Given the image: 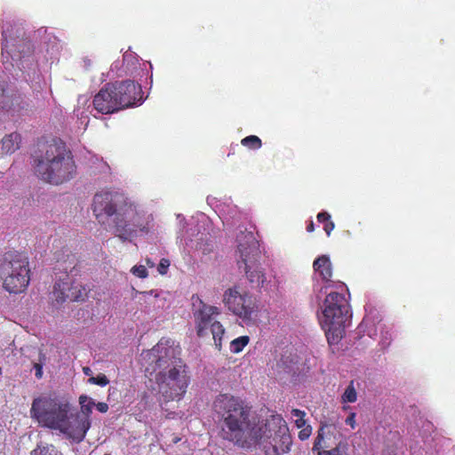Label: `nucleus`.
<instances>
[{
	"instance_id": "obj_1",
	"label": "nucleus",
	"mask_w": 455,
	"mask_h": 455,
	"mask_svg": "<svg viewBox=\"0 0 455 455\" xmlns=\"http://www.w3.org/2000/svg\"><path fill=\"white\" fill-rule=\"evenodd\" d=\"M213 411L220 419V436L242 449L263 450L267 455L290 451L292 439L281 414H271L264 423L253 416L251 405L238 395H219Z\"/></svg>"
},
{
	"instance_id": "obj_2",
	"label": "nucleus",
	"mask_w": 455,
	"mask_h": 455,
	"mask_svg": "<svg viewBox=\"0 0 455 455\" xmlns=\"http://www.w3.org/2000/svg\"><path fill=\"white\" fill-rule=\"evenodd\" d=\"M142 356L152 371L158 369L155 379L164 401H180L187 392L191 378L188 366L177 356L174 340L162 338L154 347L143 352Z\"/></svg>"
},
{
	"instance_id": "obj_3",
	"label": "nucleus",
	"mask_w": 455,
	"mask_h": 455,
	"mask_svg": "<svg viewBox=\"0 0 455 455\" xmlns=\"http://www.w3.org/2000/svg\"><path fill=\"white\" fill-rule=\"evenodd\" d=\"M92 212L99 220L112 217L115 234L122 240H132L139 232L148 233L150 228L148 218L140 215L122 193H96Z\"/></svg>"
},
{
	"instance_id": "obj_4",
	"label": "nucleus",
	"mask_w": 455,
	"mask_h": 455,
	"mask_svg": "<svg viewBox=\"0 0 455 455\" xmlns=\"http://www.w3.org/2000/svg\"><path fill=\"white\" fill-rule=\"evenodd\" d=\"M32 169L40 180L57 186L74 177L76 164L64 142H44L32 154Z\"/></svg>"
},
{
	"instance_id": "obj_5",
	"label": "nucleus",
	"mask_w": 455,
	"mask_h": 455,
	"mask_svg": "<svg viewBox=\"0 0 455 455\" xmlns=\"http://www.w3.org/2000/svg\"><path fill=\"white\" fill-rule=\"evenodd\" d=\"M143 101V91L133 80H118L106 84L92 99L94 108L108 115L122 108H132Z\"/></svg>"
},
{
	"instance_id": "obj_6",
	"label": "nucleus",
	"mask_w": 455,
	"mask_h": 455,
	"mask_svg": "<svg viewBox=\"0 0 455 455\" xmlns=\"http://www.w3.org/2000/svg\"><path fill=\"white\" fill-rule=\"evenodd\" d=\"M244 242H242L241 236H238V259L237 266L239 269H243L245 277L250 282L251 288H262L267 276L259 263L260 251L259 250L258 242L252 232L242 234Z\"/></svg>"
},
{
	"instance_id": "obj_7",
	"label": "nucleus",
	"mask_w": 455,
	"mask_h": 455,
	"mask_svg": "<svg viewBox=\"0 0 455 455\" xmlns=\"http://www.w3.org/2000/svg\"><path fill=\"white\" fill-rule=\"evenodd\" d=\"M70 411L71 404L68 400L42 395L33 399L30 414L42 426L59 429L63 433L64 422Z\"/></svg>"
},
{
	"instance_id": "obj_8",
	"label": "nucleus",
	"mask_w": 455,
	"mask_h": 455,
	"mask_svg": "<svg viewBox=\"0 0 455 455\" xmlns=\"http://www.w3.org/2000/svg\"><path fill=\"white\" fill-rule=\"evenodd\" d=\"M4 288L9 292H22L28 286L30 270L28 258L20 252H7L1 266Z\"/></svg>"
},
{
	"instance_id": "obj_9",
	"label": "nucleus",
	"mask_w": 455,
	"mask_h": 455,
	"mask_svg": "<svg viewBox=\"0 0 455 455\" xmlns=\"http://www.w3.org/2000/svg\"><path fill=\"white\" fill-rule=\"evenodd\" d=\"M198 301V307L193 310V317L195 319L196 332L197 336L204 337L208 333L210 329L212 335L214 345L218 350L222 348V337L225 332L223 324L215 319L216 315L221 313L217 306H211L204 303L200 297H196Z\"/></svg>"
},
{
	"instance_id": "obj_10",
	"label": "nucleus",
	"mask_w": 455,
	"mask_h": 455,
	"mask_svg": "<svg viewBox=\"0 0 455 455\" xmlns=\"http://www.w3.org/2000/svg\"><path fill=\"white\" fill-rule=\"evenodd\" d=\"M223 303L228 310L243 320H251L253 313L258 310L255 297L248 291H240L238 285L230 287L224 291Z\"/></svg>"
},
{
	"instance_id": "obj_11",
	"label": "nucleus",
	"mask_w": 455,
	"mask_h": 455,
	"mask_svg": "<svg viewBox=\"0 0 455 455\" xmlns=\"http://www.w3.org/2000/svg\"><path fill=\"white\" fill-rule=\"evenodd\" d=\"M344 449H347V444L341 442L336 426L321 423L313 450L318 455H343Z\"/></svg>"
},
{
	"instance_id": "obj_12",
	"label": "nucleus",
	"mask_w": 455,
	"mask_h": 455,
	"mask_svg": "<svg viewBox=\"0 0 455 455\" xmlns=\"http://www.w3.org/2000/svg\"><path fill=\"white\" fill-rule=\"evenodd\" d=\"M348 304L345 294L331 291L323 300L322 324L328 323H346L347 320Z\"/></svg>"
},
{
	"instance_id": "obj_13",
	"label": "nucleus",
	"mask_w": 455,
	"mask_h": 455,
	"mask_svg": "<svg viewBox=\"0 0 455 455\" xmlns=\"http://www.w3.org/2000/svg\"><path fill=\"white\" fill-rule=\"evenodd\" d=\"M52 293L57 302H64L67 299L84 301L88 295L84 285L76 284L68 273H64L56 279Z\"/></svg>"
},
{
	"instance_id": "obj_14",
	"label": "nucleus",
	"mask_w": 455,
	"mask_h": 455,
	"mask_svg": "<svg viewBox=\"0 0 455 455\" xmlns=\"http://www.w3.org/2000/svg\"><path fill=\"white\" fill-rule=\"evenodd\" d=\"M88 431V423L85 425L81 419V413L67 415V419L64 422L63 433L67 437L71 438L75 443L83 442L86 433Z\"/></svg>"
},
{
	"instance_id": "obj_15",
	"label": "nucleus",
	"mask_w": 455,
	"mask_h": 455,
	"mask_svg": "<svg viewBox=\"0 0 455 455\" xmlns=\"http://www.w3.org/2000/svg\"><path fill=\"white\" fill-rule=\"evenodd\" d=\"M313 269L325 283V288L333 283V267L329 255H319L313 262Z\"/></svg>"
},
{
	"instance_id": "obj_16",
	"label": "nucleus",
	"mask_w": 455,
	"mask_h": 455,
	"mask_svg": "<svg viewBox=\"0 0 455 455\" xmlns=\"http://www.w3.org/2000/svg\"><path fill=\"white\" fill-rule=\"evenodd\" d=\"M21 141V136L19 132H11L4 135L1 140L0 152L2 154H12L19 149Z\"/></svg>"
},
{
	"instance_id": "obj_17",
	"label": "nucleus",
	"mask_w": 455,
	"mask_h": 455,
	"mask_svg": "<svg viewBox=\"0 0 455 455\" xmlns=\"http://www.w3.org/2000/svg\"><path fill=\"white\" fill-rule=\"evenodd\" d=\"M344 324L345 323L323 324L326 335V339L329 344H337L341 340L345 332Z\"/></svg>"
},
{
	"instance_id": "obj_18",
	"label": "nucleus",
	"mask_w": 455,
	"mask_h": 455,
	"mask_svg": "<svg viewBox=\"0 0 455 455\" xmlns=\"http://www.w3.org/2000/svg\"><path fill=\"white\" fill-rule=\"evenodd\" d=\"M78 402L81 405L80 416L84 424L88 423V429L92 427L91 414L92 412V407L95 405L93 398L88 397L86 395H82L78 398Z\"/></svg>"
},
{
	"instance_id": "obj_19",
	"label": "nucleus",
	"mask_w": 455,
	"mask_h": 455,
	"mask_svg": "<svg viewBox=\"0 0 455 455\" xmlns=\"http://www.w3.org/2000/svg\"><path fill=\"white\" fill-rule=\"evenodd\" d=\"M278 371H287L288 373H296L299 371V358L296 355H283L277 363Z\"/></svg>"
},
{
	"instance_id": "obj_20",
	"label": "nucleus",
	"mask_w": 455,
	"mask_h": 455,
	"mask_svg": "<svg viewBox=\"0 0 455 455\" xmlns=\"http://www.w3.org/2000/svg\"><path fill=\"white\" fill-rule=\"evenodd\" d=\"M316 218L320 223H323V230L326 235H330L335 228V223L331 220V216L329 212H319Z\"/></svg>"
},
{
	"instance_id": "obj_21",
	"label": "nucleus",
	"mask_w": 455,
	"mask_h": 455,
	"mask_svg": "<svg viewBox=\"0 0 455 455\" xmlns=\"http://www.w3.org/2000/svg\"><path fill=\"white\" fill-rule=\"evenodd\" d=\"M30 455H64L62 452H60L57 448H55L54 444H44L43 446H37L36 449H33Z\"/></svg>"
},
{
	"instance_id": "obj_22",
	"label": "nucleus",
	"mask_w": 455,
	"mask_h": 455,
	"mask_svg": "<svg viewBox=\"0 0 455 455\" xmlns=\"http://www.w3.org/2000/svg\"><path fill=\"white\" fill-rule=\"evenodd\" d=\"M250 341V336L243 335V336H238V338H235V339L231 340L230 342V350L234 353H239L243 350L246 344H248Z\"/></svg>"
},
{
	"instance_id": "obj_23",
	"label": "nucleus",
	"mask_w": 455,
	"mask_h": 455,
	"mask_svg": "<svg viewBox=\"0 0 455 455\" xmlns=\"http://www.w3.org/2000/svg\"><path fill=\"white\" fill-rule=\"evenodd\" d=\"M342 403H355L357 401V392L355 382L350 381L341 396Z\"/></svg>"
},
{
	"instance_id": "obj_24",
	"label": "nucleus",
	"mask_w": 455,
	"mask_h": 455,
	"mask_svg": "<svg viewBox=\"0 0 455 455\" xmlns=\"http://www.w3.org/2000/svg\"><path fill=\"white\" fill-rule=\"evenodd\" d=\"M241 143L250 149H259L262 146V140L258 135H248L242 139Z\"/></svg>"
},
{
	"instance_id": "obj_25",
	"label": "nucleus",
	"mask_w": 455,
	"mask_h": 455,
	"mask_svg": "<svg viewBox=\"0 0 455 455\" xmlns=\"http://www.w3.org/2000/svg\"><path fill=\"white\" fill-rule=\"evenodd\" d=\"M291 414L292 417L295 418V426H297L298 428L301 429V427H304L306 424V411L300 409H292L291 411Z\"/></svg>"
},
{
	"instance_id": "obj_26",
	"label": "nucleus",
	"mask_w": 455,
	"mask_h": 455,
	"mask_svg": "<svg viewBox=\"0 0 455 455\" xmlns=\"http://www.w3.org/2000/svg\"><path fill=\"white\" fill-rule=\"evenodd\" d=\"M89 382L96 383V385H100V387H105V385L109 383V379L105 374H98L96 377H90Z\"/></svg>"
},
{
	"instance_id": "obj_27",
	"label": "nucleus",
	"mask_w": 455,
	"mask_h": 455,
	"mask_svg": "<svg viewBox=\"0 0 455 455\" xmlns=\"http://www.w3.org/2000/svg\"><path fill=\"white\" fill-rule=\"evenodd\" d=\"M133 275L139 276L140 278H146L148 275V271L147 270L145 266H134L131 269Z\"/></svg>"
},
{
	"instance_id": "obj_28",
	"label": "nucleus",
	"mask_w": 455,
	"mask_h": 455,
	"mask_svg": "<svg viewBox=\"0 0 455 455\" xmlns=\"http://www.w3.org/2000/svg\"><path fill=\"white\" fill-rule=\"evenodd\" d=\"M311 434L312 426L305 425L298 433V437H299L300 440H307V438L310 437Z\"/></svg>"
},
{
	"instance_id": "obj_29",
	"label": "nucleus",
	"mask_w": 455,
	"mask_h": 455,
	"mask_svg": "<svg viewBox=\"0 0 455 455\" xmlns=\"http://www.w3.org/2000/svg\"><path fill=\"white\" fill-rule=\"evenodd\" d=\"M170 266V261L167 258H162L158 266V271L160 274H166L168 267Z\"/></svg>"
},
{
	"instance_id": "obj_30",
	"label": "nucleus",
	"mask_w": 455,
	"mask_h": 455,
	"mask_svg": "<svg viewBox=\"0 0 455 455\" xmlns=\"http://www.w3.org/2000/svg\"><path fill=\"white\" fill-rule=\"evenodd\" d=\"M33 367L35 369L36 378H37L38 379H40V378H43V363H36L33 364Z\"/></svg>"
},
{
	"instance_id": "obj_31",
	"label": "nucleus",
	"mask_w": 455,
	"mask_h": 455,
	"mask_svg": "<svg viewBox=\"0 0 455 455\" xmlns=\"http://www.w3.org/2000/svg\"><path fill=\"white\" fill-rule=\"evenodd\" d=\"M355 413H350L347 418L345 419V423L347 424V426H350L352 428H355Z\"/></svg>"
},
{
	"instance_id": "obj_32",
	"label": "nucleus",
	"mask_w": 455,
	"mask_h": 455,
	"mask_svg": "<svg viewBox=\"0 0 455 455\" xmlns=\"http://www.w3.org/2000/svg\"><path fill=\"white\" fill-rule=\"evenodd\" d=\"M95 406L97 408L98 411H100V412H107L108 410H109V405L108 404V403H104V402H100V403H95Z\"/></svg>"
},
{
	"instance_id": "obj_33",
	"label": "nucleus",
	"mask_w": 455,
	"mask_h": 455,
	"mask_svg": "<svg viewBox=\"0 0 455 455\" xmlns=\"http://www.w3.org/2000/svg\"><path fill=\"white\" fill-rule=\"evenodd\" d=\"M315 230V223L313 220H310L309 223L307 225V232H313Z\"/></svg>"
},
{
	"instance_id": "obj_34",
	"label": "nucleus",
	"mask_w": 455,
	"mask_h": 455,
	"mask_svg": "<svg viewBox=\"0 0 455 455\" xmlns=\"http://www.w3.org/2000/svg\"><path fill=\"white\" fill-rule=\"evenodd\" d=\"M84 371L85 375H90L91 368H88V366H86L85 368H84Z\"/></svg>"
},
{
	"instance_id": "obj_35",
	"label": "nucleus",
	"mask_w": 455,
	"mask_h": 455,
	"mask_svg": "<svg viewBox=\"0 0 455 455\" xmlns=\"http://www.w3.org/2000/svg\"><path fill=\"white\" fill-rule=\"evenodd\" d=\"M345 453H346V449H343L342 450V455H345Z\"/></svg>"
},
{
	"instance_id": "obj_36",
	"label": "nucleus",
	"mask_w": 455,
	"mask_h": 455,
	"mask_svg": "<svg viewBox=\"0 0 455 455\" xmlns=\"http://www.w3.org/2000/svg\"><path fill=\"white\" fill-rule=\"evenodd\" d=\"M104 455H109V453H105Z\"/></svg>"
},
{
	"instance_id": "obj_37",
	"label": "nucleus",
	"mask_w": 455,
	"mask_h": 455,
	"mask_svg": "<svg viewBox=\"0 0 455 455\" xmlns=\"http://www.w3.org/2000/svg\"><path fill=\"white\" fill-rule=\"evenodd\" d=\"M0 373H1V367H0Z\"/></svg>"
}]
</instances>
